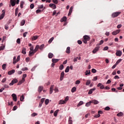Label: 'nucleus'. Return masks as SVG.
<instances>
[{
    "label": "nucleus",
    "mask_w": 124,
    "mask_h": 124,
    "mask_svg": "<svg viewBox=\"0 0 124 124\" xmlns=\"http://www.w3.org/2000/svg\"><path fill=\"white\" fill-rule=\"evenodd\" d=\"M83 38H84V39L83 40V42L85 44H87V41H89V40H91V37H90V36H89L88 35L84 36Z\"/></svg>",
    "instance_id": "f257e3e1"
},
{
    "label": "nucleus",
    "mask_w": 124,
    "mask_h": 124,
    "mask_svg": "<svg viewBox=\"0 0 124 124\" xmlns=\"http://www.w3.org/2000/svg\"><path fill=\"white\" fill-rule=\"evenodd\" d=\"M120 14H121V12H114L112 13L111 15V17L112 18H116V17H118V16L120 15Z\"/></svg>",
    "instance_id": "f03ea898"
},
{
    "label": "nucleus",
    "mask_w": 124,
    "mask_h": 124,
    "mask_svg": "<svg viewBox=\"0 0 124 124\" xmlns=\"http://www.w3.org/2000/svg\"><path fill=\"white\" fill-rule=\"evenodd\" d=\"M120 32H121V30L118 29L115 31H113L112 32V35H117L118 34V33H120Z\"/></svg>",
    "instance_id": "7ed1b4c3"
},
{
    "label": "nucleus",
    "mask_w": 124,
    "mask_h": 124,
    "mask_svg": "<svg viewBox=\"0 0 124 124\" xmlns=\"http://www.w3.org/2000/svg\"><path fill=\"white\" fill-rule=\"evenodd\" d=\"M4 15H5V10H3L2 11V14L0 16V20H2L4 17Z\"/></svg>",
    "instance_id": "20e7f679"
},
{
    "label": "nucleus",
    "mask_w": 124,
    "mask_h": 124,
    "mask_svg": "<svg viewBox=\"0 0 124 124\" xmlns=\"http://www.w3.org/2000/svg\"><path fill=\"white\" fill-rule=\"evenodd\" d=\"M122 51L117 50L115 55L117 56V57H121V56H122Z\"/></svg>",
    "instance_id": "39448f33"
},
{
    "label": "nucleus",
    "mask_w": 124,
    "mask_h": 124,
    "mask_svg": "<svg viewBox=\"0 0 124 124\" xmlns=\"http://www.w3.org/2000/svg\"><path fill=\"white\" fill-rule=\"evenodd\" d=\"M49 7H51L52 9H56L57 8V6L54 3H50L49 4Z\"/></svg>",
    "instance_id": "423d86ee"
},
{
    "label": "nucleus",
    "mask_w": 124,
    "mask_h": 124,
    "mask_svg": "<svg viewBox=\"0 0 124 124\" xmlns=\"http://www.w3.org/2000/svg\"><path fill=\"white\" fill-rule=\"evenodd\" d=\"M12 97H13V99L14 101H17V95L15 93H13L12 94Z\"/></svg>",
    "instance_id": "0eeeda50"
},
{
    "label": "nucleus",
    "mask_w": 124,
    "mask_h": 124,
    "mask_svg": "<svg viewBox=\"0 0 124 124\" xmlns=\"http://www.w3.org/2000/svg\"><path fill=\"white\" fill-rule=\"evenodd\" d=\"M64 77V72H62L60 76V81H62L63 80V78Z\"/></svg>",
    "instance_id": "6e6552de"
},
{
    "label": "nucleus",
    "mask_w": 124,
    "mask_h": 124,
    "mask_svg": "<svg viewBox=\"0 0 124 124\" xmlns=\"http://www.w3.org/2000/svg\"><path fill=\"white\" fill-rule=\"evenodd\" d=\"M97 86L98 87H100V89L101 90H103L104 89V85H103L102 84L99 83V84H97Z\"/></svg>",
    "instance_id": "1a4fd4ad"
},
{
    "label": "nucleus",
    "mask_w": 124,
    "mask_h": 124,
    "mask_svg": "<svg viewBox=\"0 0 124 124\" xmlns=\"http://www.w3.org/2000/svg\"><path fill=\"white\" fill-rule=\"evenodd\" d=\"M98 50H99V47L96 46V47H95V48L93 50V54H95V53H96L97 51H98Z\"/></svg>",
    "instance_id": "9d476101"
},
{
    "label": "nucleus",
    "mask_w": 124,
    "mask_h": 124,
    "mask_svg": "<svg viewBox=\"0 0 124 124\" xmlns=\"http://www.w3.org/2000/svg\"><path fill=\"white\" fill-rule=\"evenodd\" d=\"M73 10V7L72 6L70 8L69 13L68 14V16H70V15H71Z\"/></svg>",
    "instance_id": "9b49d317"
},
{
    "label": "nucleus",
    "mask_w": 124,
    "mask_h": 124,
    "mask_svg": "<svg viewBox=\"0 0 124 124\" xmlns=\"http://www.w3.org/2000/svg\"><path fill=\"white\" fill-rule=\"evenodd\" d=\"M35 53V52H34V50L33 51H29V57H31L32 56H33V55H34V54Z\"/></svg>",
    "instance_id": "f8f14e48"
},
{
    "label": "nucleus",
    "mask_w": 124,
    "mask_h": 124,
    "mask_svg": "<svg viewBox=\"0 0 124 124\" xmlns=\"http://www.w3.org/2000/svg\"><path fill=\"white\" fill-rule=\"evenodd\" d=\"M67 19L66 16H64L61 19L60 22H61V23H62V22H66Z\"/></svg>",
    "instance_id": "ddd939ff"
},
{
    "label": "nucleus",
    "mask_w": 124,
    "mask_h": 124,
    "mask_svg": "<svg viewBox=\"0 0 124 124\" xmlns=\"http://www.w3.org/2000/svg\"><path fill=\"white\" fill-rule=\"evenodd\" d=\"M91 102L95 105L98 104V103H99V102L96 100H92L91 101Z\"/></svg>",
    "instance_id": "4468645a"
},
{
    "label": "nucleus",
    "mask_w": 124,
    "mask_h": 124,
    "mask_svg": "<svg viewBox=\"0 0 124 124\" xmlns=\"http://www.w3.org/2000/svg\"><path fill=\"white\" fill-rule=\"evenodd\" d=\"M96 88H93L91 89L88 92V94H92V93H93V92H94V91H95Z\"/></svg>",
    "instance_id": "2eb2a0df"
},
{
    "label": "nucleus",
    "mask_w": 124,
    "mask_h": 124,
    "mask_svg": "<svg viewBox=\"0 0 124 124\" xmlns=\"http://www.w3.org/2000/svg\"><path fill=\"white\" fill-rule=\"evenodd\" d=\"M54 89V85H52L49 89V93L50 94L53 93V89Z\"/></svg>",
    "instance_id": "dca6fc26"
},
{
    "label": "nucleus",
    "mask_w": 124,
    "mask_h": 124,
    "mask_svg": "<svg viewBox=\"0 0 124 124\" xmlns=\"http://www.w3.org/2000/svg\"><path fill=\"white\" fill-rule=\"evenodd\" d=\"M13 73H15V70H12L8 72V75H12Z\"/></svg>",
    "instance_id": "f3484780"
},
{
    "label": "nucleus",
    "mask_w": 124,
    "mask_h": 124,
    "mask_svg": "<svg viewBox=\"0 0 124 124\" xmlns=\"http://www.w3.org/2000/svg\"><path fill=\"white\" fill-rule=\"evenodd\" d=\"M65 103H66V102H65V101L62 100H60L59 101V104H60V105L65 104Z\"/></svg>",
    "instance_id": "a211bd4d"
},
{
    "label": "nucleus",
    "mask_w": 124,
    "mask_h": 124,
    "mask_svg": "<svg viewBox=\"0 0 124 124\" xmlns=\"http://www.w3.org/2000/svg\"><path fill=\"white\" fill-rule=\"evenodd\" d=\"M26 50L27 49H26V48L23 47L21 51L22 54H23V55H26V54H27V52H26Z\"/></svg>",
    "instance_id": "6ab92c4d"
},
{
    "label": "nucleus",
    "mask_w": 124,
    "mask_h": 124,
    "mask_svg": "<svg viewBox=\"0 0 124 124\" xmlns=\"http://www.w3.org/2000/svg\"><path fill=\"white\" fill-rule=\"evenodd\" d=\"M66 53L67 54H70V47L68 46L67 47L66 50Z\"/></svg>",
    "instance_id": "aec40b11"
},
{
    "label": "nucleus",
    "mask_w": 124,
    "mask_h": 124,
    "mask_svg": "<svg viewBox=\"0 0 124 124\" xmlns=\"http://www.w3.org/2000/svg\"><path fill=\"white\" fill-rule=\"evenodd\" d=\"M48 57L49 59H52L53 58V57H54V54H53V53L50 52L48 55Z\"/></svg>",
    "instance_id": "412c9836"
},
{
    "label": "nucleus",
    "mask_w": 124,
    "mask_h": 124,
    "mask_svg": "<svg viewBox=\"0 0 124 124\" xmlns=\"http://www.w3.org/2000/svg\"><path fill=\"white\" fill-rule=\"evenodd\" d=\"M39 93H41L42 91H43V86H39L38 89Z\"/></svg>",
    "instance_id": "4be33fe9"
},
{
    "label": "nucleus",
    "mask_w": 124,
    "mask_h": 124,
    "mask_svg": "<svg viewBox=\"0 0 124 124\" xmlns=\"http://www.w3.org/2000/svg\"><path fill=\"white\" fill-rule=\"evenodd\" d=\"M60 61V59H52V62L56 63V62H58Z\"/></svg>",
    "instance_id": "5701e85b"
},
{
    "label": "nucleus",
    "mask_w": 124,
    "mask_h": 124,
    "mask_svg": "<svg viewBox=\"0 0 124 124\" xmlns=\"http://www.w3.org/2000/svg\"><path fill=\"white\" fill-rule=\"evenodd\" d=\"M24 4H25L24 1H20V8H24Z\"/></svg>",
    "instance_id": "b1692460"
},
{
    "label": "nucleus",
    "mask_w": 124,
    "mask_h": 124,
    "mask_svg": "<svg viewBox=\"0 0 124 124\" xmlns=\"http://www.w3.org/2000/svg\"><path fill=\"white\" fill-rule=\"evenodd\" d=\"M38 49H39V45H37L34 49V50H33L34 52L35 53H36V52H37V51L38 50Z\"/></svg>",
    "instance_id": "393cba45"
},
{
    "label": "nucleus",
    "mask_w": 124,
    "mask_h": 124,
    "mask_svg": "<svg viewBox=\"0 0 124 124\" xmlns=\"http://www.w3.org/2000/svg\"><path fill=\"white\" fill-rule=\"evenodd\" d=\"M72 118L70 116L69 117V120H68V124H72Z\"/></svg>",
    "instance_id": "a878e982"
},
{
    "label": "nucleus",
    "mask_w": 124,
    "mask_h": 124,
    "mask_svg": "<svg viewBox=\"0 0 124 124\" xmlns=\"http://www.w3.org/2000/svg\"><path fill=\"white\" fill-rule=\"evenodd\" d=\"M39 36H34L33 37H32V41H34V40H36V39H37V38H38Z\"/></svg>",
    "instance_id": "bb28decb"
},
{
    "label": "nucleus",
    "mask_w": 124,
    "mask_h": 124,
    "mask_svg": "<svg viewBox=\"0 0 124 124\" xmlns=\"http://www.w3.org/2000/svg\"><path fill=\"white\" fill-rule=\"evenodd\" d=\"M83 104H84V102L82 101H80L78 104L77 105V107H79L80 106H81V105H83Z\"/></svg>",
    "instance_id": "cd10ccee"
},
{
    "label": "nucleus",
    "mask_w": 124,
    "mask_h": 124,
    "mask_svg": "<svg viewBox=\"0 0 124 124\" xmlns=\"http://www.w3.org/2000/svg\"><path fill=\"white\" fill-rule=\"evenodd\" d=\"M24 82H25V80H23V79H22L21 80H20L18 82L17 85L20 86V85H22V84H23V83H24Z\"/></svg>",
    "instance_id": "c85d7f7f"
},
{
    "label": "nucleus",
    "mask_w": 124,
    "mask_h": 124,
    "mask_svg": "<svg viewBox=\"0 0 124 124\" xmlns=\"http://www.w3.org/2000/svg\"><path fill=\"white\" fill-rule=\"evenodd\" d=\"M58 113H59V109L56 110L54 112V117H57V116H58Z\"/></svg>",
    "instance_id": "c756f323"
},
{
    "label": "nucleus",
    "mask_w": 124,
    "mask_h": 124,
    "mask_svg": "<svg viewBox=\"0 0 124 124\" xmlns=\"http://www.w3.org/2000/svg\"><path fill=\"white\" fill-rule=\"evenodd\" d=\"M91 75V71L90 70H86L85 72V75L88 76V75Z\"/></svg>",
    "instance_id": "7c9ffc66"
},
{
    "label": "nucleus",
    "mask_w": 124,
    "mask_h": 124,
    "mask_svg": "<svg viewBox=\"0 0 124 124\" xmlns=\"http://www.w3.org/2000/svg\"><path fill=\"white\" fill-rule=\"evenodd\" d=\"M26 77H27V74H23L22 76V80H23V81H26V79H25V78H26Z\"/></svg>",
    "instance_id": "2f4dec72"
},
{
    "label": "nucleus",
    "mask_w": 124,
    "mask_h": 124,
    "mask_svg": "<svg viewBox=\"0 0 124 124\" xmlns=\"http://www.w3.org/2000/svg\"><path fill=\"white\" fill-rule=\"evenodd\" d=\"M12 6H15L16 3L13 1H10Z\"/></svg>",
    "instance_id": "473e14b6"
},
{
    "label": "nucleus",
    "mask_w": 124,
    "mask_h": 124,
    "mask_svg": "<svg viewBox=\"0 0 124 124\" xmlns=\"http://www.w3.org/2000/svg\"><path fill=\"white\" fill-rule=\"evenodd\" d=\"M19 10V8H16L15 10V16H17L18 15V11Z\"/></svg>",
    "instance_id": "72a5a7b5"
},
{
    "label": "nucleus",
    "mask_w": 124,
    "mask_h": 124,
    "mask_svg": "<svg viewBox=\"0 0 124 124\" xmlns=\"http://www.w3.org/2000/svg\"><path fill=\"white\" fill-rule=\"evenodd\" d=\"M44 46H45L44 44L41 45L39 46V49H40V50H43V48H44Z\"/></svg>",
    "instance_id": "f704fd0d"
},
{
    "label": "nucleus",
    "mask_w": 124,
    "mask_h": 124,
    "mask_svg": "<svg viewBox=\"0 0 124 124\" xmlns=\"http://www.w3.org/2000/svg\"><path fill=\"white\" fill-rule=\"evenodd\" d=\"M65 72L66 73H67V72H69V66H67V67L66 68L65 70Z\"/></svg>",
    "instance_id": "c9c22d12"
},
{
    "label": "nucleus",
    "mask_w": 124,
    "mask_h": 124,
    "mask_svg": "<svg viewBox=\"0 0 124 124\" xmlns=\"http://www.w3.org/2000/svg\"><path fill=\"white\" fill-rule=\"evenodd\" d=\"M12 81H13L14 84H16V83H17L18 79L16 78H14L13 80H12Z\"/></svg>",
    "instance_id": "e433bc0d"
},
{
    "label": "nucleus",
    "mask_w": 124,
    "mask_h": 124,
    "mask_svg": "<svg viewBox=\"0 0 124 124\" xmlns=\"http://www.w3.org/2000/svg\"><path fill=\"white\" fill-rule=\"evenodd\" d=\"M92 103V102H91V101L89 102H88L86 104L85 106L86 107H89V106H91V104Z\"/></svg>",
    "instance_id": "4c0bfd02"
},
{
    "label": "nucleus",
    "mask_w": 124,
    "mask_h": 124,
    "mask_svg": "<svg viewBox=\"0 0 124 124\" xmlns=\"http://www.w3.org/2000/svg\"><path fill=\"white\" fill-rule=\"evenodd\" d=\"M91 84V80L90 79H88L87 80V82L86 83V86H89Z\"/></svg>",
    "instance_id": "58836bf2"
},
{
    "label": "nucleus",
    "mask_w": 124,
    "mask_h": 124,
    "mask_svg": "<svg viewBox=\"0 0 124 124\" xmlns=\"http://www.w3.org/2000/svg\"><path fill=\"white\" fill-rule=\"evenodd\" d=\"M118 117H122V116H124V113L123 112H120L117 114Z\"/></svg>",
    "instance_id": "ea45409f"
},
{
    "label": "nucleus",
    "mask_w": 124,
    "mask_h": 124,
    "mask_svg": "<svg viewBox=\"0 0 124 124\" xmlns=\"http://www.w3.org/2000/svg\"><path fill=\"white\" fill-rule=\"evenodd\" d=\"M26 23V21L25 20H22L21 22V26H24L25 24Z\"/></svg>",
    "instance_id": "a19ab883"
},
{
    "label": "nucleus",
    "mask_w": 124,
    "mask_h": 124,
    "mask_svg": "<svg viewBox=\"0 0 124 124\" xmlns=\"http://www.w3.org/2000/svg\"><path fill=\"white\" fill-rule=\"evenodd\" d=\"M24 99H25V97H24V95H22L20 98V101H23Z\"/></svg>",
    "instance_id": "79ce46f5"
},
{
    "label": "nucleus",
    "mask_w": 124,
    "mask_h": 124,
    "mask_svg": "<svg viewBox=\"0 0 124 124\" xmlns=\"http://www.w3.org/2000/svg\"><path fill=\"white\" fill-rule=\"evenodd\" d=\"M52 1L55 4H58V3H59V1H58V0H52Z\"/></svg>",
    "instance_id": "37998d69"
},
{
    "label": "nucleus",
    "mask_w": 124,
    "mask_h": 124,
    "mask_svg": "<svg viewBox=\"0 0 124 124\" xmlns=\"http://www.w3.org/2000/svg\"><path fill=\"white\" fill-rule=\"evenodd\" d=\"M122 59H120L119 60H118L115 63L116 64H119V63H120V62H122Z\"/></svg>",
    "instance_id": "c03bdc74"
},
{
    "label": "nucleus",
    "mask_w": 124,
    "mask_h": 124,
    "mask_svg": "<svg viewBox=\"0 0 124 124\" xmlns=\"http://www.w3.org/2000/svg\"><path fill=\"white\" fill-rule=\"evenodd\" d=\"M45 103L46 105H48V103H49V99H46V100L45 101Z\"/></svg>",
    "instance_id": "a18cd8bd"
},
{
    "label": "nucleus",
    "mask_w": 124,
    "mask_h": 124,
    "mask_svg": "<svg viewBox=\"0 0 124 124\" xmlns=\"http://www.w3.org/2000/svg\"><path fill=\"white\" fill-rule=\"evenodd\" d=\"M2 69L3 70H4L5 69V68H6V64H3L2 65Z\"/></svg>",
    "instance_id": "49530a36"
},
{
    "label": "nucleus",
    "mask_w": 124,
    "mask_h": 124,
    "mask_svg": "<svg viewBox=\"0 0 124 124\" xmlns=\"http://www.w3.org/2000/svg\"><path fill=\"white\" fill-rule=\"evenodd\" d=\"M76 87H74L72 89L71 92H72V93H74V92H76Z\"/></svg>",
    "instance_id": "de8ad7c7"
},
{
    "label": "nucleus",
    "mask_w": 124,
    "mask_h": 124,
    "mask_svg": "<svg viewBox=\"0 0 124 124\" xmlns=\"http://www.w3.org/2000/svg\"><path fill=\"white\" fill-rule=\"evenodd\" d=\"M53 40H54V37H51L49 40L48 41V43H52V41H53Z\"/></svg>",
    "instance_id": "09e8293b"
},
{
    "label": "nucleus",
    "mask_w": 124,
    "mask_h": 124,
    "mask_svg": "<svg viewBox=\"0 0 124 124\" xmlns=\"http://www.w3.org/2000/svg\"><path fill=\"white\" fill-rule=\"evenodd\" d=\"M16 43L18 44H21V40L20 39V38H18L16 40Z\"/></svg>",
    "instance_id": "8fccbe9b"
},
{
    "label": "nucleus",
    "mask_w": 124,
    "mask_h": 124,
    "mask_svg": "<svg viewBox=\"0 0 124 124\" xmlns=\"http://www.w3.org/2000/svg\"><path fill=\"white\" fill-rule=\"evenodd\" d=\"M21 70H22V71H26L28 70V67H24V68H23L21 69Z\"/></svg>",
    "instance_id": "3c124183"
},
{
    "label": "nucleus",
    "mask_w": 124,
    "mask_h": 124,
    "mask_svg": "<svg viewBox=\"0 0 124 124\" xmlns=\"http://www.w3.org/2000/svg\"><path fill=\"white\" fill-rule=\"evenodd\" d=\"M104 110H105L106 111H109V110H110V107H107L105 108Z\"/></svg>",
    "instance_id": "603ef678"
},
{
    "label": "nucleus",
    "mask_w": 124,
    "mask_h": 124,
    "mask_svg": "<svg viewBox=\"0 0 124 124\" xmlns=\"http://www.w3.org/2000/svg\"><path fill=\"white\" fill-rule=\"evenodd\" d=\"M31 60V58L30 57H27L26 58V62H30V60Z\"/></svg>",
    "instance_id": "864d4df0"
},
{
    "label": "nucleus",
    "mask_w": 124,
    "mask_h": 124,
    "mask_svg": "<svg viewBox=\"0 0 124 124\" xmlns=\"http://www.w3.org/2000/svg\"><path fill=\"white\" fill-rule=\"evenodd\" d=\"M34 7V4H31V5H30L31 9H33Z\"/></svg>",
    "instance_id": "5fc2aeb1"
},
{
    "label": "nucleus",
    "mask_w": 124,
    "mask_h": 124,
    "mask_svg": "<svg viewBox=\"0 0 124 124\" xmlns=\"http://www.w3.org/2000/svg\"><path fill=\"white\" fill-rule=\"evenodd\" d=\"M63 65H61L60 67H59V69L60 70H62V69H63Z\"/></svg>",
    "instance_id": "6e6d98bb"
},
{
    "label": "nucleus",
    "mask_w": 124,
    "mask_h": 124,
    "mask_svg": "<svg viewBox=\"0 0 124 124\" xmlns=\"http://www.w3.org/2000/svg\"><path fill=\"white\" fill-rule=\"evenodd\" d=\"M80 83H81V81H80V80H78L76 81L75 84L76 85H79V84H80Z\"/></svg>",
    "instance_id": "4d7b16f0"
},
{
    "label": "nucleus",
    "mask_w": 124,
    "mask_h": 124,
    "mask_svg": "<svg viewBox=\"0 0 124 124\" xmlns=\"http://www.w3.org/2000/svg\"><path fill=\"white\" fill-rule=\"evenodd\" d=\"M42 10L38 9L36 11V13H40V12H42Z\"/></svg>",
    "instance_id": "13d9d810"
},
{
    "label": "nucleus",
    "mask_w": 124,
    "mask_h": 124,
    "mask_svg": "<svg viewBox=\"0 0 124 124\" xmlns=\"http://www.w3.org/2000/svg\"><path fill=\"white\" fill-rule=\"evenodd\" d=\"M68 99H69V97L66 96L64 99V101L66 102V101H68Z\"/></svg>",
    "instance_id": "bf43d9fd"
},
{
    "label": "nucleus",
    "mask_w": 124,
    "mask_h": 124,
    "mask_svg": "<svg viewBox=\"0 0 124 124\" xmlns=\"http://www.w3.org/2000/svg\"><path fill=\"white\" fill-rule=\"evenodd\" d=\"M35 116H37V113L34 112L31 114L32 117H35Z\"/></svg>",
    "instance_id": "052dcab7"
},
{
    "label": "nucleus",
    "mask_w": 124,
    "mask_h": 124,
    "mask_svg": "<svg viewBox=\"0 0 124 124\" xmlns=\"http://www.w3.org/2000/svg\"><path fill=\"white\" fill-rule=\"evenodd\" d=\"M92 72H93V73H96V70H95V69H92Z\"/></svg>",
    "instance_id": "680f3d73"
},
{
    "label": "nucleus",
    "mask_w": 124,
    "mask_h": 124,
    "mask_svg": "<svg viewBox=\"0 0 124 124\" xmlns=\"http://www.w3.org/2000/svg\"><path fill=\"white\" fill-rule=\"evenodd\" d=\"M43 7H44V5H41L38 6V8L39 9H41L42 8H43Z\"/></svg>",
    "instance_id": "e2e57ef3"
},
{
    "label": "nucleus",
    "mask_w": 124,
    "mask_h": 124,
    "mask_svg": "<svg viewBox=\"0 0 124 124\" xmlns=\"http://www.w3.org/2000/svg\"><path fill=\"white\" fill-rule=\"evenodd\" d=\"M5 30H6L7 31L8 30V25L6 24L5 25Z\"/></svg>",
    "instance_id": "0e129e2a"
},
{
    "label": "nucleus",
    "mask_w": 124,
    "mask_h": 124,
    "mask_svg": "<svg viewBox=\"0 0 124 124\" xmlns=\"http://www.w3.org/2000/svg\"><path fill=\"white\" fill-rule=\"evenodd\" d=\"M94 118H99L100 117V114H98L97 115H94Z\"/></svg>",
    "instance_id": "69168bd1"
},
{
    "label": "nucleus",
    "mask_w": 124,
    "mask_h": 124,
    "mask_svg": "<svg viewBox=\"0 0 124 124\" xmlns=\"http://www.w3.org/2000/svg\"><path fill=\"white\" fill-rule=\"evenodd\" d=\"M20 61V55L18 56L16 59V62H18Z\"/></svg>",
    "instance_id": "338daca9"
},
{
    "label": "nucleus",
    "mask_w": 124,
    "mask_h": 124,
    "mask_svg": "<svg viewBox=\"0 0 124 124\" xmlns=\"http://www.w3.org/2000/svg\"><path fill=\"white\" fill-rule=\"evenodd\" d=\"M78 61V57L75 58L74 59V62H77Z\"/></svg>",
    "instance_id": "774afa93"
}]
</instances>
